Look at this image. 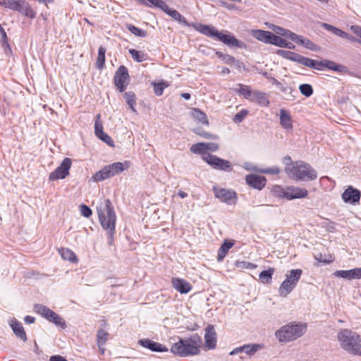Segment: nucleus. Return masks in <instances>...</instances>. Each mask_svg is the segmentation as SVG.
<instances>
[{
  "mask_svg": "<svg viewBox=\"0 0 361 361\" xmlns=\"http://www.w3.org/2000/svg\"><path fill=\"white\" fill-rule=\"evenodd\" d=\"M99 223L103 229L107 232L108 243L111 245L115 233L116 214L114 207L109 199H105L97 207Z\"/></svg>",
  "mask_w": 361,
  "mask_h": 361,
  "instance_id": "1",
  "label": "nucleus"
},
{
  "mask_svg": "<svg viewBox=\"0 0 361 361\" xmlns=\"http://www.w3.org/2000/svg\"><path fill=\"white\" fill-rule=\"evenodd\" d=\"M341 348L349 354L361 356V338L348 329H341L337 334Z\"/></svg>",
  "mask_w": 361,
  "mask_h": 361,
  "instance_id": "2",
  "label": "nucleus"
},
{
  "mask_svg": "<svg viewBox=\"0 0 361 361\" xmlns=\"http://www.w3.org/2000/svg\"><path fill=\"white\" fill-rule=\"evenodd\" d=\"M202 343V338L197 334H194L187 338H180L178 342L173 343L171 351L180 357L195 355L200 353L199 348Z\"/></svg>",
  "mask_w": 361,
  "mask_h": 361,
  "instance_id": "3",
  "label": "nucleus"
},
{
  "mask_svg": "<svg viewBox=\"0 0 361 361\" xmlns=\"http://www.w3.org/2000/svg\"><path fill=\"white\" fill-rule=\"evenodd\" d=\"M194 27L200 33L212 39L219 40L226 45L236 47L238 48L246 47L245 42L238 40L232 35L225 34L223 32L218 31L212 25L197 23L194 25Z\"/></svg>",
  "mask_w": 361,
  "mask_h": 361,
  "instance_id": "4",
  "label": "nucleus"
},
{
  "mask_svg": "<svg viewBox=\"0 0 361 361\" xmlns=\"http://www.w3.org/2000/svg\"><path fill=\"white\" fill-rule=\"evenodd\" d=\"M285 172L297 181H310L317 178V171L310 164L302 161H294L291 167H285Z\"/></svg>",
  "mask_w": 361,
  "mask_h": 361,
  "instance_id": "5",
  "label": "nucleus"
},
{
  "mask_svg": "<svg viewBox=\"0 0 361 361\" xmlns=\"http://www.w3.org/2000/svg\"><path fill=\"white\" fill-rule=\"evenodd\" d=\"M307 326L302 323H290L282 326L275 333L280 342L288 343L301 337L306 331Z\"/></svg>",
  "mask_w": 361,
  "mask_h": 361,
  "instance_id": "6",
  "label": "nucleus"
},
{
  "mask_svg": "<svg viewBox=\"0 0 361 361\" xmlns=\"http://www.w3.org/2000/svg\"><path fill=\"white\" fill-rule=\"evenodd\" d=\"M128 167L127 162H115L105 166L92 177L94 182H99L119 174Z\"/></svg>",
  "mask_w": 361,
  "mask_h": 361,
  "instance_id": "7",
  "label": "nucleus"
},
{
  "mask_svg": "<svg viewBox=\"0 0 361 361\" xmlns=\"http://www.w3.org/2000/svg\"><path fill=\"white\" fill-rule=\"evenodd\" d=\"M302 274V270L297 269L290 270L289 274H286V279L281 283L279 288V293L280 296L285 298L296 287Z\"/></svg>",
  "mask_w": 361,
  "mask_h": 361,
  "instance_id": "8",
  "label": "nucleus"
},
{
  "mask_svg": "<svg viewBox=\"0 0 361 361\" xmlns=\"http://www.w3.org/2000/svg\"><path fill=\"white\" fill-rule=\"evenodd\" d=\"M0 5L33 19L36 13L25 0H0Z\"/></svg>",
  "mask_w": 361,
  "mask_h": 361,
  "instance_id": "9",
  "label": "nucleus"
},
{
  "mask_svg": "<svg viewBox=\"0 0 361 361\" xmlns=\"http://www.w3.org/2000/svg\"><path fill=\"white\" fill-rule=\"evenodd\" d=\"M203 160L214 169L226 172L233 171L232 164L229 161L223 159L216 155L205 154Z\"/></svg>",
  "mask_w": 361,
  "mask_h": 361,
  "instance_id": "10",
  "label": "nucleus"
},
{
  "mask_svg": "<svg viewBox=\"0 0 361 361\" xmlns=\"http://www.w3.org/2000/svg\"><path fill=\"white\" fill-rule=\"evenodd\" d=\"M72 164L71 159L65 158L59 166L49 174V180L53 181L58 179H63L69 174V170Z\"/></svg>",
  "mask_w": 361,
  "mask_h": 361,
  "instance_id": "11",
  "label": "nucleus"
},
{
  "mask_svg": "<svg viewBox=\"0 0 361 361\" xmlns=\"http://www.w3.org/2000/svg\"><path fill=\"white\" fill-rule=\"evenodd\" d=\"M128 79L129 74L127 68L123 65L120 66L114 75V85L120 92L125 91L128 85L126 81Z\"/></svg>",
  "mask_w": 361,
  "mask_h": 361,
  "instance_id": "12",
  "label": "nucleus"
},
{
  "mask_svg": "<svg viewBox=\"0 0 361 361\" xmlns=\"http://www.w3.org/2000/svg\"><path fill=\"white\" fill-rule=\"evenodd\" d=\"M215 197L227 204H235L236 203V193L233 191L224 188H214Z\"/></svg>",
  "mask_w": 361,
  "mask_h": 361,
  "instance_id": "13",
  "label": "nucleus"
},
{
  "mask_svg": "<svg viewBox=\"0 0 361 361\" xmlns=\"http://www.w3.org/2000/svg\"><path fill=\"white\" fill-rule=\"evenodd\" d=\"M204 348L207 350L214 349L216 346L217 336L214 326L212 324L207 326L204 334Z\"/></svg>",
  "mask_w": 361,
  "mask_h": 361,
  "instance_id": "14",
  "label": "nucleus"
},
{
  "mask_svg": "<svg viewBox=\"0 0 361 361\" xmlns=\"http://www.w3.org/2000/svg\"><path fill=\"white\" fill-rule=\"evenodd\" d=\"M155 7H157L162 10L164 12H165L166 14H168L170 17L173 18L174 20L178 21L180 23H183L185 25H188V22L186 21L185 18L179 13L177 11L169 8V6L166 5V4L162 0H160L159 3L156 5Z\"/></svg>",
  "mask_w": 361,
  "mask_h": 361,
  "instance_id": "15",
  "label": "nucleus"
},
{
  "mask_svg": "<svg viewBox=\"0 0 361 361\" xmlns=\"http://www.w3.org/2000/svg\"><path fill=\"white\" fill-rule=\"evenodd\" d=\"M361 193L357 189L349 186L342 194V199L345 202L355 204L359 202Z\"/></svg>",
  "mask_w": 361,
  "mask_h": 361,
  "instance_id": "16",
  "label": "nucleus"
},
{
  "mask_svg": "<svg viewBox=\"0 0 361 361\" xmlns=\"http://www.w3.org/2000/svg\"><path fill=\"white\" fill-rule=\"evenodd\" d=\"M245 181L250 187L262 190L266 185L267 179L265 177L257 174H249L246 176Z\"/></svg>",
  "mask_w": 361,
  "mask_h": 361,
  "instance_id": "17",
  "label": "nucleus"
},
{
  "mask_svg": "<svg viewBox=\"0 0 361 361\" xmlns=\"http://www.w3.org/2000/svg\"><path fill=\"white\" fill-rule=\"evenodd\" d=\"M138 344L145 348L150 350L152 352L162 353L168 351V348L165 345L158 342L152 341L149 338H143L139 340Z\"/></svg>",
  "mask_w": 361,
  "mask_h": 361,
  "instance_id": "18",
  "label": "nucleus"
},
{
  "mask_svg": "<svg viewBox=\"0 0 361 361\" xmlns=\"http://www.w3.org/2000/svg\"><path fill=\"white\" fill-rule=\"evenodd\" d=\"M333 275L348 280L361 279V268H355L350 270H338L334 271Z\"/></svg>",
  "mask_w": 361,
  "mask_h": 361,
  "instance_id": "19",
  "label": "nucleus"
},
{
  "mask_svg": "<svg viewBox=\"0 0 361 361\" xmlns=\"http://www.w3.org/2000/svg\"><path fill=\"white\" fill-rule=\"evenodd\" d=\"M171 283L173 288L181 294H186L192 289L191 284L183 279L173 278Z\"/></svg>",
  "mask_w": 361,
  "mask_h": 361,
  "instance_id": "20",
  "label": "nucleus"
},
{
  "mask_svg": "<svg viewBox=\"0 0 361 361\" xmlns=\"http://www.w3.org/2000/svg\"><path fill=\"white\" fill-rule=\"evenodd\" d=\"M286 195L288 200L305 198L308 195V191L305 188L291 186L288 187Z\"/></svg>",
  "mask_w": 361,
  "mask_h": 361,
  "instance_id": "21",
  "label": "nucleus"
},
{
  "mask_svg": "<svg viewBox=\"0 0 361 361\" xmlns=\"http://www.w3.org/2000/svg\"><path fill=\"white\" fill-rule=\"evenodd\" d=\"M250 101L255 102L261 106L266 107L268 106L270 104L267 94L256 90H254Z\"/></svg>",
  "mask_w": 361,
  "mask_h": 361,
  "instance_id": "22",
  "label": "nucleus"
},
{
  "mask_svg": "<svg viewBox=\"0 0 361 361\" xmlns=\"http://www.w3.org/2000/svg\"><path fill=\"white\" fill-rule=\"evenodd\" d=\"M279 119L281 126L286 130L293 129L292 118L290 114L284 109H280Z\"/></svg>",
  "mask_w": 361,
  "mask_h": 361,
  "instance_id": "23",
  "label": "nucleus"
},
{
  "mask_svg": "<svg viewBox=\"0 0 361 361\" xmlns=\"http://www.w3.org/2000/svg\"><path fill=\"white\" fill-rule=\"evenodd\" d=\"M10 326L15 335L23 341H26L27 338L22 324L16 320H12Z\"/></svg>",
  "mask_w": 361,
  "mask_h": 361,
  "instance_id": "24",
  "label": "nucleus"
},
{
  "mask_svg": "<svg viewBox=\"0 0 361 361\" xmlns=\"http://www.w3.org/2000/svg\"><path fill=\"white\" fill-rule=\"evenodd\" d=\"M252 35L259 41H262L264 43L271 44L274 33L269 31L256 30L252 31Z\"/></svg>",
  "mask_w": 361,
  "mask_h": 361,
  "instance_id": "25",
  "label": "nucleus"
},
{
  "mask_svg": "<svg viewBox=\"0 0 361 361\" xmlns=\"http://www.w3.org/2000/svg\"><path fill=\"white\" fill-rule=\"evenodd\" d=\"M279 89L285 94L284 99L286 100L292 102L295 99L298 92L290 85H284L282 84Z\"/></svg>",
  "mask_w": 361,
  "mask_h": 361,
  "instance_id": "26",
  "label": "nucleus"
},
{
  "mask_svg": "<svg viewBox=\"0 0 361 361\" xmlns=\"http://www.w3.org/2000/svg\"><path fill=\"white\" fill-rule=\"evenodd\" d=\"M47 319L54 323L56 326H61L62 329H65L66 327L65 321L51 310L49 311Z\"/></svg>",
  "mask_w": 361,
  "mask_h": 361,
  "instance_id": "27",
  "label": "nucleus"
},
{
  "mask_svg": "<svg viewBox=\"0 0 361 361\" xmlns=\"http://www.w3.org/2000/svg\"><path fill=\"white\" fill-rule=\"evenodd\" d=\"M279 54L285 59L300 63L302 55L287 50H279Z\"/></svg>",
  "mask_w": 361,
  "mask_h": 361,
  "instance_id": "28",
  "label": "nucleus"
},
{
  "mask_svg": "<svg viewBox=\"0 0 361 361\" xmlns=\"http://www.w3.org/2000/svg\"><path fill=\"white\" fill-rule=\"evenodd\" d=\"M271 44H274L280 47H286L288 49H294L295 46L287 40L274 34Z\"/></svg>",
  "mask_w": 361,
  "mask_h": 361,
  "instance_id": "29",
  "label": "nucleus"
},
{
  "mask_svg": "<svg viewBox=\"0 0 361 361\" xmlns=\"http://www.w3.org/2000/svg\"><path fill=\"white\" fill-rule=\"evenodd\" d=\"M233 245V243L231 242L229 240H224L221 246L220 247L219 252H218V256L217 259L219 262H221L223 260V259L226 257L228 250L231 248Z\"/></svg>",
  "mask_w": 361,
  "mask_h": 361,
  "instance_id": "30",
  "label": "nucleus"
},
{
  "mask_svg": "<svg viewBox=\"0 0 361 361\" xmlns=\"http://www.w3.org/2000/svg\"><path fill=\"white\" fill-rule=\"evenodd\" d=\"M191 115L194 119L196 121L206 125H209V121L207 120V116L206 114L202 111L200 109L197 108H194L192 109Z\"/></svg>",
  "mask_w": 361,
  "mask_h": 361,
  "instance_id": "31",
  "label": "nucleus"
},
{
  "mask_svg": "<svg viewBox=\"0 0 361 361\" xmlns=\"http://www.w3.org/2000/svg\"><path fill=\"white\" fill-rule=\"evenodd\" d=\"M59 252L63 259L68 260L71 262H75L78 260L75 253L68 248H61L59 250Z\"/></svg>",
  "mask_w": 361,
  "mask_h": 361,
  "instance_id": "32",
  "label": "nucleus"
},
{
  "mask_svg": "<svg viewBox=\"0 0 361 361\" xmlns=\"http://www.w3.org/2000/svg\"><path fill=\"white\" fill-rule=\"evenodd\" d=\"M105 53L106 48L100 46L98 51V55L96 61V67L99 70H102L105 64Z\"/></svg>",
  "mask_w": 361,
  "mask_h": 361,
  "instance_id": "33",
  "label": "nucleus"
},
{
  "mask_svg": "<svg viewBox=\"0 0 361 361\" xmlns=\"http://www.w3.org/2000/svg\"><path fill=\"white\" fill-rule=\"evenodd\" d=\"M274 268H269L267 270H264L260 272L259 275V280L263 283H270L272 279V275L274 273Z\"/></svg>",
  "mask_w": 361,
  "mask_h": 361,
  "instance_id": "34",
  "label": "nucleus"
},
{
  "mask_svg": "<svg viewBox=\"0 0 361 361\" xmlns=\"http://www.w3.org/2000/svg\"><path fill=\"white\" fill-rule=\"evenodd\" d=\"M204 146V142H198L192 145L190 149L193 154H201L202 159H203L205 154H211L210 153L206 152Z\"/></svg>",
  "mask_w": 361,
  "mask_h": 361,
  "instance_id": "35",
  "label": "nucleus"
},
{
  "mask_svg": "<svg viewBox=\"0 0 361 361\" xmlns=\"http://www.w3.org/2000/svg\"><path fill=\"white\" fill-rule=\"evenodd\" d=\"M262 348V345L256 343L246 344L243 345V353L252 356L259 350Z\"/></svg>",
  "mask_w": 361,
  "mask_h": 361,
  "instance_id": "36",
  "label": "nucleus"
},
{
  "mask_svg": "<svg viewBox=\"0 0 361 361\" xmlns=\"http://www.w3.org/2000/svg\"><path fill=\"white\" fill-rule=\"evenodd\" d=\"M239 88L236 90V92L240 94L243 95L246 99L250 100L254 90H251L247 85L238 84Z\"/></svg>",
  "mask_w": 361,
  "mask_h": 361,
  "instance_id": "37",
  "label": "nucleus"
},
{
  "mask_svg": "<svg viewBox=\"0 0 361 361\" xmlns=\"http://www.w3.org/2000/svg\"><path fill=\"white\" fill-rule=\"evenodd\" d=\"M126 27L135 36L140 37H146L147 36V31L140 29V28L135 27L134 25L127 24Z\"/></svg>",
  "mask_w": 361,
  "mask_h": 361,
  "instance_id": "38",
  "label": "nucleus"
},
{
  "mask_svg": "<svg viewBox=\"0 0 361 361\" xmlns=\"http://www.w3.org/2000/svg\"><path fill=\"white\" fill-rule=\"evenodd\" d=\"M129 53L132 58L137 62H142L147 59V55L141 51L130 49H129Z\"/></svg>",
  "mask_w": 361,
  "mask_h": 361,
  "instance_id": "39",
  "label": "nucleus"
},
{
  "mask_svg": "<svg viewBox=\"0 0 361 361\" xmlns=\"http://www.w3.org/2000/svg\"><path fill=\"white\" fill-rule=\"evenodd\" d=\"M124 97L126 99V102L128 105L130 106V108L133 111H136L135 109V106L136 105V99H135V94L132 91H128L125 92Z\"/></svg>",
  "mask_w": 361,
  "mask_h": 361,
  "instance_id": "40",
  "label": "nucleus"
},
{
  "mask_svg": "<svg viewBox=\"0 0 361 361\" xmlns=\"http://www.w3.org/2000/svg\"><path fill=\"white\" fill-rule=\"evenodd\" d=\"M108 336H109V334L105 331L103 329H99L97 332V345H98V347L99 349H101V347L103 346L107 339H108Z\"/></svg>",
  "mask_w": 361,
  "mask_h": 361,
  "instance_id": "41",
  "label": "nucleus"
},
{
  "mask_svg": "<svg viewBox=\"0 0 361 361\" xmlns=\"http://www.w3.org/2000/svg\"><path fill=\"white\" fill-rule=\"evenodd\" d=\"M193 132L195 134H197L205 139H209V140H217L218 139V135L206 132L205 130H202L200 128L194 129Z\"/></svg>",
  "mask_w": 361,
  "mask_h": 361,
  "instance_id": "42",
  "label": "nucleus"
},
{
  "mask_svg": "<svg viewBox=\"0 0 361 361\" xmlns=\"http://www.w3.org/2000/svg\"><path fill=\"white\" fill-rule=\"evenodd\" d=\"M298 44L312 51H315L317 49V45L309 39L304 38L302 36L298 41Z\"/></svg>",
  "mask_w": 361,
  "mask_h": 361,
  "instance_id": "43",
  "label": "nucleus"
},
{
  "mask_svg": "<svg viewBox=\"0 0 361 361\" xmlns=\"http://www.w3.org/2000/svg\"><path fill=\"white\" fill-rule=\"evenodd\" d=\"M324 27L329 31H331V32H333L334 35L341 37V38H343L344 39V37H347L348 36V33L333 26V25H329V24H326L324 23Z\"/></svg>",
  "mask_w": 361,
  "mask_h": 361,
  "instance_id": "44",
  "label": "nucleus"
},
{
  "mask_svg": "<svg viewBox=\"0 0 361 361\" xmlns=\"http://www.w3.org/2000/svg\"><path fill=\"white\" fill-rule=\"evenodd\" d=\"M300 93L306 97H310L313 94V88L310 84H302L299 86Z\"/></svg>",
  "mask_w": 361,
  "mask_h": 361,
  "instance_id": "45",
  "label": "nucleus"
},
{
  "mask_svg": "<svg viewBox=\"0 0 361 361\" xmlns=\"http://www.w3.org/2000/svg\"><path fill=\"white\" fill-rule=\"evenodd\" d=\"M34 309H35V311L37 314L42 315V317H45L46 319L48 317V314H49V311L51 310L47 306L40 305V304L35 305L34 307Z\"/></svg>",
  "mask_w": 361,
  "mask_h": 361,
  "instance_id": "46",
  "label": "nucleus"
},
{
  "mask_svg": "<svg viewBox=\"0 0 361 361\" xmlns=\"http://www.w3.org/2000/svg\"><path fill=\"white\" fill-rule=\"evenodd\" d=\"M103 130V126L101 121V115L97 114L95 117L94 121V133L95 135L97 136L99 134H102Z\"/></svg>",
  "mask_w": 361,
  "mask_h": 361,
  "instance_id": "47",
  "label": "nucleus"
},
{
  "mask_svg": "<svg viewBox=\"0 0 361 361\" xmlns=\"http://www.w3.org/2000/svg\"><path fill=\"white\" fill-rule=\"evenodd\" d=\"M235 267L238 269H253L257 268V264H252L249 262L246 261H237L235 263Z\"/></svg>",
  "mask_w": 361,
  "mask_h": 361,
  "instance_id": "48",
  "label": "nucleus"
},
{
  "mask_svg": "<svg viewBox=\"0 0 361 361\" xmlns=\"http://www.w3.org/2000/svg\"><path fill=\"white\" fill-rule=\"evenodd\" d=\"M168 87V85L164 82H160L157 83H154V93L157 96H161L163 94L164 90Z\"/></svg>",
  "mask_w": 361,
  "mask_h": 361,
  "instance_id": "49",
  "label": "nucleus"
},
{
  "mask_svg": "<svg viewBox=\"0 0 361 361\" xmlns=\"http://www.w3.org/2000/svg\"><path fill=\"white\" fill-rule=\"evenodd\" d=\"M247 114H248L247 110H246V109L241 110L240 111H239L234 116V117L233 118V122L235 123H241L244 120V118L246 117Z\"/></svg>",
  "mask_w": 361,
  "mask_h": 361,
  "instance_id": "50",
  "label": "nucleus"
},
{
  "mask_svg": "<svg viewBox=\"0 0 361 361\" xmlns=\"http://www.w3.org/2000/svg\"><path fill=\"white\" fill-rule=\"evenodd\" d=\"M0 42L1 43V45L4 47H8L10 49L9 44L8 42V37H7L6 32H5L4 29L3 28V27L1 25H0Z\"/></svg>",
  "mask_w": 361,
  "mask_h": 361,
  "instance_id": "51",
  "label": "nucleus"
},
{
  "mask_svg": "<svg viewBox=\"0 0 361 361\" xmlns=\"http://www.w3.org/2000/svg\"><path fill=\"white\" fill-rule=\"evenodd\" d=\"M325 68L332 71H341L343 66L332 61L325 59Z\"/></svg>",
  "mask_w": 361,
  "mask_h": 361,
  "instance_id": "52",
  "label": "nucleus"
},
{
  "mask_svg": "<svg viewBox=\"0 0 361 361\" xmlns=\"http://www.w3.org/2000/svg\"><path fill=\"white\" fill-rule=\"evenodd\" d=\"M98 138H99L101 140H102L104 142H105L106 145H108L110 147H114V142L112 138L105 133L104 132H102V134H99L97 136Z\"/></svg>",
  "mask_w": 361,
  "mask_h": 361,
  "instance_id": "53",
  "label": "nucleus"
},
{
  "mask_svg": "<svg viewBox=\"0 0 361 361\" xmlns=\"http://www.w3.org/2000/svg\"><path fill=\"white\" fill-rule=\"evenodd\" d=\"M315 259L320 263L329 264L334 261V257L331 255H328L327 257H324L322 253L314 256Z\"/></svg>",
  "mask_w": 361,
  "mask_h": 361,
  "instance_id": "54",
  "label": "nucleus"
},
{
  "mask_svg": "<svg viewBox=\"0 0 361 361\" xmlns=\"http://www.w3.org/2000/svg\"><path fill=\"white\" fill-rule=\"evenodd\" d=\"M274 192L278 197L287 199L286 192H288V188H283L281 186L276 185L274 188Z\"/></svg>",
  "mask_w": 361,
  "mask_h": 361,
  "instance_id": "55",
  "label": "nucleus"
},
{
  "mask_svg": "<svg viewBox=\"0 0 361 361\" xmlns=\"http://www.w3.org/2000/svg\"><path fill=\"white\" fill-rule=\"evenodd\" d=\"M314 61L315 60L314 59L307 58L302 56L300 64L307 66L308 68H313L314 67Z\"/></svg>",
  "mask_w": 361,
  "mask_h": 361,
  "instance_id": "56",
  "label": "nucleus"
},
{
  "mask_svg": "<svg viewBox=\"0 0 361 361\" xmlns=\"http://www.w3.org/2000/svg\"><path fill=\"white\" fill-rule=\"evenodd\" d=\"M259 171L262 173L276 175L280 173V169L278 166H272L267 169L259 170Z\"/></svg>",
  "mask_w": 361,
  "mask_h": 361,
  "instance_id": "57",
  "label": "nucleus"
},
{
  "mask_svg": "<svg viewBox=\"0 0 361 361\" xmlns=\"http://www.w3.org/2000/svg\"><path fill=\"white\" fill-rule=\"evenodd\" d=\"M80 212L83 216L87 218L90 217L92 214V209L85 204H82L80 206Z\"/></svg>",
  "mask_w": 361,
  "mask_h": 361,
  "instance_id": "58",
  "label": "nucleus"
},
{
  "mask_svg": "<svg viewBox=\"0 0 361 361\" xmlns=\"http://www.w3.org/2000/svg\"><path fill=\"white\" fill-rule=\"evenodd\" d=\"M205 151L216 152L219 149V145L214 142H204Z\"/></svg>",
  "mask_w": 361,
  "mask_h": 361,
  "instance_id": "59",
  "label": "nucleus"
},
{
  "mask_svg": "<svg viewBox=\"0 0 361 361\" xmlns=\"http://www.w3.org/2000/svg\"><path fill=\"white\" fill-rule=\"evenodd\" d=\"M271 29L278 35L286 37L288 30L284 29L277 25H273Z\"/></svg>",
  "mask_w": 361,
  "mask_h": 361,
  "instance_id": "60",
  "label": "nucleus"
},
{
  "mask_svg": "<svg viewBox=\"0 0 361 361\" xmlns=\"http://www.w3.org/2000/svg\"><path fill=\"white\" fill-rule=\"evenodd\" d=\"M301 37L302 36L298 35L288 30L286 37L291 39L292 41H293L298 44V41L300 39Z\"/></svg>",
  "mask_w": 361,
  "mask_h": 361,
  "instance_id": "61",
  "label": "nucleus"
},
{
  "mask_svg": "<svg viewBox=\"0 0 361 361\" xmlns=\"http://www.w3.org/2000/svg\"><path fill=\"white\" fill-rule=\"evenodd\" d=\"M313 68L318 71H323L325 68V60L314 61V67Z\"/></svg>",
  "mask_w": 361,
  "mask_h": 361,
  "instance_id": "62",
  "label": "nucleus"
},
{
  "mask_svg": "<svg viewBox=\"0 0 361 361\" xmlns=\"http://www.w3.org/2000/svg\"><path fill=\"white\" fill-rule=\"evenodd\" d=\"M350 30L355 35H356L357 36H358L361 38V26L351 25Z\"/></svg>",
  "mask_w": 361,
  "mask_h": 361,
  "instance_id": "63",
  "label": "nucleus"
},
{
  "mask_svg": "<svg viewBox=\"0 0 361 361\" xmlns=\"http://www.w3.org/2000/svg\"><path fill=\"white\" fill-rule=\"evenodd\" d=\"M49 361H68V360L63 356L56 355L51 356L49 358Z\"/></svg>",
  "mask_w": 361,
  "mask_h": 361,
  "instance_id": "64",
  "label": "nucleus"
}]
</instances>
